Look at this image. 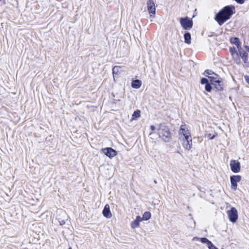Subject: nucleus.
Wrapping results in <instances>:
<instances>
[{
    "instance_id": "obj_1",
    "label": "nucleus",
    "mask_w": 249,
    "mask_h": 249,
    "mask_svg": "<svg viewBox=\"0 0 249 249\" xmlns=\"http://www.w3.org/2000/svg\"><path fill=\"white\" fill-rule=\"evenodd\" d=\"M235 7L228 5L225 6L215 15V20L219 25H223L227 20L229 19L234 13Z\"/></svg>"
},
{
    "instance_id": "obj_2",
    "label": "nucleus",
    "mask_w": 249,
    "mask_h": 249,
    "mask_svg": "<svg viewBox=\"0 0 249 249\" xmlns=\"http://www.w3.org/2000/svg\"><path fill=\"white\" fill-rule=\"evenodd\" d=\"M158 134L165 142H169L171 138L169 128L164 125H160L158 130Z\"/></svg>"
},
{
    "instance_id": "obj_3",
    "label": "nucleus",
    "mask_w": 249,
    "mask_h": 249,
    "mask_svg": "<svg viewBox=\"0 0 249 249\" xmlns=\"http://www.w3.org/2000/svg\"><path fill=\"white\" fill-rule=\"evenodd\" d=\"M180 23L182 28L185 30L190 29L193 26L192 20H190L187 17L180 18Z\"/></svg>"
},
{
    "instance_id": "obj_4",
    "label": "nucleus",
    "mask_w": 249,
    "mask_h": 249,
    "mask_svg": "<svg viewBox=\"0 0 249 249\" xmlns=\"http://www.w3.org/2000/svg\"><path fill=\"white\" fill-rule=\"evenodd\" d=\"M227 213L230 221L233 223L236 221L238 219V212L235 208L232 207Z\"/></svg>"
},
{
    "instance_id": "obj_5",
    "label": "nucleus",
    "mask_w": 249,
    "mask_h": 249,
    "mask_svg": "<svg viewBox=\"0 0 249 249\" xmlns=\"http://www.w3.org/2000/svg\"><path fill=\"white\" fill-rule=\"evenodd\" d=\"M179 139L191 137V133L189 129L186 127V125H181L178 132Z\"/></svg>"
},
{
    "instance_id": "obj_6",
    "label": "nucleus",
    "mask_w": 249,
    "mask_h": 249,
    "mask_svg": "<svg viewBox=\"0 0 249 249\" xmlns=\"http://www.w3.org/2000/svg\"><path fill=\"white\" fill-rule=\"evenodd\" d=\"M147 10L150 14V17L153 18L155 17L156 13V7L155 3L152 0H149L147 2Z\"/></svg>"
},
{
    "instance_id": "obj_7",
    "label": "nucleus",
    "mask_w": 249,
    "mask_h": 249,
    "mask_svg": "<svg viewBox=\"0 0 249 249\" xmlns=\"http://www.w3.org/2000/svg\"><path fill=\"white\" fill-rule=\"evenodd\" d=\"M180 140L182 142V146L185 149L187 150L191 149L192 146V137L181 138Z\"/></svg>"
},
{
    "instance_id": "obj_8",
    "label": "nucleus",
    "mask_w": 249,
    "mask_h": 249,
    "mask_svg": "<svg viewBox=\"0 0 249 249\" xmlns=\"http://www.w3.org/2000/svg\"><path fill=\"white\" fill-rule=\"evenodd\" d=\"M241 180V177L239 175H234L230 177V181L232 189L235 190L237 187V182Z\"/></svg>"
},
{
    "instance_id": "obj_9",
    "label": "nucleus",
    "mask_w": 249,
    "mask_h": 249,
    "mask_svg": "<svg viewBox=\"0 0 249 249\" xmlns=\"http://www.w3.org/2000/svg\"><path fill=\"white\" fill-rule=\"evenodd\" d=\"M231 170L234 173H238L240 171V163L235 160H231L230 162Z\"/></svg>"
},
{
    "instance_id": "obj_10",
    "label": "nucleus",
    "mask_w": 249,
    "mask_h": 249,
    "mask_svg": "<svg viewBox=\"0 0 249 249\" xmlns=\"http://www.w3.org/2000/svg\"><path fill=\"white\" fill-rule=\"evenodd\" d=\"M102 151L105 155L110 158L114 157L116 155V151L110 147L103 148L102 149Z\"/></svg>"
},
{
    "instance_id": "obj_11",
    "label": "nucleus",
    "mask_w": 249,
    "mask_h": 249,
    "mask_svg": "<svg viewBox=\"0 0 249 249\" xmlns=\"http://www.w3.org/2000/svg\"><path fill=\"white\" fill-rule=\"evenodd\" d=\"M103 215L107 218H109L111 217L112 214L110 210V207L109 205L106 204L103 211Z\"/></svg>"
},
{
    "instance_id": "obj_12",
    "label": "nucleus",
    "mask_w": 249,
    "mask_h": 249,
    "mask_svg": "<svg viewBox=\"0 0 249 249\" xmlns=\"http://www.w3.org/2000/svg\"><path fill=\"white\" fill-rule=\"evenodd\" d=\"M142 85V81L140 80L136 79L133 80L131 83V86L134 89H139Z\"/></svg>"
},
{
    "instance_id": "obj_13",
    "label": "nucleus",
    "mask_w": 249,
    "mask_h": 249,
    "mask_svg": "<svg viewBox=\"0 0 249 249\" xmlns=\"http://www.w3.org/2000/svg\"><path fill=\"white\" fill-rule=\"evenodd\" d=\"M184 38L185 43L188 44L191 43V36L189 33H186L184 35Z\"/></svg>"
},
{
    "instance_id": "obj_14",
    "label": "nucleus",
    "mask_w": 249,
    "mask_h": 249,
    "mask_svg": "<svg viewBox=\"0 0 249 249\" xmlns=\"http://www.w3.org/2000/svg\"><path fill=\"white\" fill-rule=\"evenodd\" d=\"M213 85L215 86V87L217 90L221 91L223 89L222 82L220 80L213 84Z\"/></svg>"
},
{
    "instance_id": "obj_15",
    "label": "nucleus",
    "mask_w": 249,
    "mask_h": 249,
    "mask_svg": "<svg viewBox=\"0 0 249 249\" xmlns=\"http://www.w3.org/2000/svg\"><path fill=\"white\" fill-rule=\"evenodd\" d=\"M213 75V76L209 77V78L211 79V82L212 84L219 80L220 79L218 77V75L214 73Z\"/></svg>"
},
{
    "instance_id": "obj_16",
    "label": "nucleus",
    "mask_w": 249,
    "mask_h": 249,
    "mask_svg": "<svg viewBox=\"0 0 249 249\" xmlns=\"http://www.w3.org/2000/svg\"><path fill=\"white\" fill-rule=\"evenodd\" d=\"M120 69H121V67L120 66H114L113 68V69H112V73H113V75L114 80H115L114 74H117L118 73H119Z\"/></svg>"
},
{
    "instance_id": "obj_17",
    "label": "nucleus",
    "mask_w": 249,
    "mask_h": 249,
    "mask_svg": "<svg viewBox=\"0 0 249 249\" xmlns=\"http://www.w3.org/2000/svg\"><path fill=\"white\" fill-rule=\"evenodd\" d=\"M141 111L139 110L135 111L132 114V119L135 120L139 118L141 116Z\"/></svg>"
},
{
    "instance_id": "obj_18",
    "label": "nucleus",
    "mask_w": 249,
    "mask_h": 249,
    "mask_svg": "<svg viewBox=\"0 0 249 249\" xmlns=\"http://www.w3.org/2000/svg\"><path fill=\"white\" fill-rule=\"evenodd\" d=\"M151 217V213L149 212H145L143 215H142V218L143 220H147L150 219Z\"/></svg>"
},
{
    "instance_id": "obj_19",
    "label": "nucleus",
    "mask_w": 249,
    "mask_h": 249,
    "mask_svg": "<svg viewBox=\"0 0 249 249\" xmlns=\"http://www.w3.org/2000/svg\"><path fill=\"white\" fill-rule=\"evenodd\" d=\"M240 56L243 59L244 61H246L247 59V55L246 53L243 50L239 51Z\"/></svg>"
},
{
    "instance_id": "obj_20",
    "label": "nucleus",
    "mask_w": 249,
    "mask_h": 249,
    "mask_svg": "<svg viewBox=\"0 0 249 249\" xmlns=\"http://www.w3.org/2000/svg\"><path fill=\"white\" fill-rule=\"evenodd\" d=\"M139 225V223H138L136 220L133 221L131 223V227L132 229H135L136 228L138 227Z\"/></svg>"
},
{
    "instance_id": "obj_21",
    "label": "nucleus",
    "mask_w": 249,
    "mask_h": 249,
    "mask_svg": "<svg viewBox=\"0 0 249 249\" xmlns=\"http://www.w3.org/2000/svg\"><path fill=\"white\" fill-rule=\"evenodd\" d=\"M231 43L235 44V45H238V43H240L239 39L237 37L231 38Z\"/></svg>"
},
{
    "instance_id": "obj_22",
    "label": "nucleus",
    "mask_w": 249,
    "mask_h": 249,
    "mask_svg": "<svg viewBox=\"0 0 249 249\" xmlns=\"http://www.w3.org/2000/svg\"><path fill=\"white\" fill-rule=\"evenodd\" d=\"M230 52L232 56H233L234 54L236 55L237 56L238 55V53L235 47L230 48Z\"/></svg>"
},
{
    "instance_id": "obj_23",
    "label": "nucleus",
    "mask_w": 249,
    "mask_h": 249,
    "mask_svg": "<svg viewBox=\"0 0 249 249\" xmlns=\"http://www.w3.org/2000/svg\"><path fill=\"white\" fill-rule=\"evenodd\" d=\"M200 241L202 243L207 244V245L209 244V242H210L207 238L204 237L200 238Z\"/></svg>"
},
{
    "instance_id": "obj_24",
    "label": "nucleus",
    "mask_w": 249,
    "mask_h": 249,
    "mask_svg": "<svg viewBox=\"0 0 249 249\" xmlns=\"http://www.w3.org/2000/svg\"><path fill=\"white\" fill-rule=\"evenodd\" d=\"M208 247L209 249H217V248L210 241L209 242Z\"/></svg>"
},
{
    "instance_id": "obj_25",
    "label": "nucleus",
    "mask_w": 249,
    "mask_h": 249,
    "mask_svg": "<svg viewBox=\"0 0 249 249\" xmlns=\"http://www.w3.org/2000/svg\"><path fill=\"white\" fill-rule=\"evenodd\" d=\"M205 89L206 91L208 92H210L212 90V87L211 85L209 83L208 84H206L205 87Z\"/></svg>"
},
{
    "instance_id": "obj_26",
    "label": "nucleus",
    "mask_w": 249,
    "mask_h": 249,
    "mask_svg": "<svg viewBox=\"0 0 249 249\" xmlns=\"http://www.w3.org/2000/svg\"><path fill=\"white\" fill-rule=\"evenodd\" d=\"M213 74L214 73L211 70H206L204 73V74L205 76H208V75H211Z\"/></svg>"
},
{
    "instance_id": "obj_27",
    "label": "nucleus",
    "mask_w": 249,
    "mask_h": 249,
    "mask_svg": "<svg viewBox=\"0 0 249 249\" xmlns=\"http://www.w3.org/2000/svg\"><path fill=\"white\" fill-rule=\"evenodd\" d=\"M201 83L202 84H209L208 80L206 78H202L201 79Z\"/></svg>"
},
{
    "instance_id": "obj_28",
    "label": "nucleus",
    "mask_w": 249,
    "mask_h": 249,
    "mask_svg": "<svg viewBox=\"0 0 249 249\" xmlns=\"http://www.w3.org/2000/svg\"><path fill=\"white\" fill-rule=\"evenodd\" d=\"M138 223H139L140 222L142 221L143 219L142 218V217H141L140 216H137L136 217V218L135 219Z\"/></svg>"
},
{
    "instance_id": "obj_29",
    "label": "nucleus",
    "mask_w": 249,
    "mask_h": 249,
    "mask_svg": "<svg viewBox=\"0 0 249 249\" xmlns=\"http://www.w3.org/2000/svg\"><path fill=\"white\" fill-rule=\"evenodd\" d=\"M237 3L239 4H243L245 2V0H235Z\"/></svg>"
},
{
    "instance_id": "obj_30",
    "label": "nucleus",
    "mask_w": 249,
    "mask_h": 249,
    "mask_svg": "<svg viewBox=\"0 0 249 249\" xmlns=\"http://www.w3.org/2000/svg\"><path fill=\"white\" fill-rule=\"evenodd\" d=\"M236 46H237V48H238V50H239V51H240L242 50L241 46V45H240V43H238V45H236Z\"/></svg>"
},
{
    "instance_id": "obj_31",
    "label": "nucleus",
    "mask_w": 249,
    "mask_h": 249,
    "mask_svg": "<svg viewBox=\"0 0 249 249\" xmlns=\"http://www.w3.org/2000/svg\"><path fill=\"white\" fill-rule=\"evenodd\" d=\"M245 78L246 79V81L249 84V76H245Z\"/></svg>"
},
{
    "instance_id": "obj_32",
    "label": "nucleus",
    "mask_w": 249,
    "mask_h": 249,
    "mask_svg": "<svg viewBox=\"0 0 249 249\" xmlns=\"http://www.w3.org/2000/svg\"><path fill=\"white\" fill-rule=\"evenodd\" d=\"M150 129L152 131H154L156 130V127L153 125L150 126Z\"/></svg>"
},
{
    "instance_id": "obj_33",
    "label": "nucleus",
    "mask_w": 249,
    "mask_h": 249,
    "mask_svg": "<svg viewBox=\"0 0 249 249\" xmlns=\"http://www.w3.org/2000/svg\"><path fill=\"white\" fill-rule=\"evenodd\" d=\"M59 222L61 225H63L65 224V221L64 220H62L61 221H60Z\"/></svg>"
},
{
    "instance_id": "obj_34",
    "label": "nucleus",
    "mask_w": 249,
    "mask_h": 249,
    "mask_svg": "<svg viewBox=\"0 0 249 249\" xmlns=\"http://www.w3.org/2000/svg\"><path fill=\"white\" fill-rule=\"evenodd\" d=\"M245 48L248 52H249V46L246 45L245 46Z\"/></svg>"
},
{
    "instance_id": "obj_35",
    "label": "nucleus",
    "mask_w": 249,
    "mask_h": 249,
    "mask_svg": "<svg viewBox=\"0 0 249 249\" xmlns=\"http://www.w3.org/2000/svg\"><path fill=\"white\" fill-rule=\"evenodd\" d=\"M214 138V136H211V137L210 138V139H213Z\"/></svg>"
},
{
    "instance_id": "obj_36",
    "label": "nucleus",
    "mask_w": 249,
    "mask_h": 249,
    "mask_svg": "<svg viewBox=\"0 0 249 249\" xmlns=\"http://www.w3.org/2000/svg\"><path fill=\"white\" fill-rule=\"evenodd\" d=\"M214 138V136H211V137L210 138V139H213Z\"/></svg>"
},
{
    "instance_id": "obj_37",
    "label": "nucleus",
    "mask_w": 249,
    "mask_h": 249,
    "mask_svg": "<svg viewBox=\"0 0 249 249\" xmlns=\"http://www.w3.org/2000/svg\"><path fill=\"white\" fill-rule=\"evenodd\" d=\"M69 249H72L71 248H70Z\"/></svg>"
}]
</instances>
